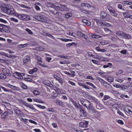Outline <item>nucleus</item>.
Returning a JSON list of instances; mask_svg holds the SVG:
<instances>
[{
	"label": "nucleus",
	"instance_id": "1",
	"mask_svg": "<svg viewBox=\"0 0 132 132\" xmlns=\"http://www.w3.org/2000/svg\"><path fill=\"white\" fill-rule=\"evenodd\" d=\"M1 7L2 11L7 14H13L14 13L13 7L9 4H3Z\"/></svg>",
	"mask_w": 132,
	"mask_h": 132
},
{
	"label": "nucleus",
	"instance_id": "2",
	"mask_svg": "<svg viewBox=\"0 0 132 132\" xmlns=\"http://www.w3.org/2000/svg\"><path fill=\"white\" fill-rule=\"evenodd\" d=\"M81 103L87 109L93 110V108L91 105V103L90 102L87 100L85 99H81L80 100Z\"/></svg>",
	"mask_w": 132,
	"mask_h": 132
},
{
	"label": "nucleus",
	"instance_id": "3",
	"mask_svg": "<svg viewBox=\"0 0 132 132\" xmlns=\"http://www.w3.org/2000/svg\"><path fill=\"white\" fill-rule=\"evenodd\" d=\"M48 4L50 7L53 8H56L59 10H62V8H65V6L62 5L60 4H55L52 3H49Z\"/></svg>",
	"mask_w": 132,
	"mask_h": 132
},
{
	"label": "nucleus",
	"instance_id": "4",
	"mask_svg": "<svg viewBox=\"0 0 132 132\" xmlns=\"http://www.w3.org/2000/svg\"><path fill=\"white\" fill-rule=\"evenodd\" d=\"M2 69L3 73L5 75H6V76H10L12 73V71L8 68H2Z\"/></svg>",
	"mask_w": 132,
	"mask_h": 132
},
{
	"label": "nucleus",
	"instance_id": "5",
	"mask_svg": "<svg viewBox=\"0 0 132 132\" xmlns=\"http://www.w3.org/2000/svg\"><path fill=\"white\" fill-rule=\"evenodd\" d=\"M13 76L15 78L19 79H22L23 77L25 76V74L22 73H20L16 72L13 73Z\"/></svg>",
	"mask_w": 132,
	"mask_h": 132
},
{
	"label": "nucleus",
	"instance_id": "6",
	"mask_svg": "<svg viewBox=\"0 0 132 132\" xmlns=\"http://www.w3.org/2000/svg\"><path fill=\"white\" fill-rule=\"evenodd\" d=\"M8 28L7 26L2 24H0V32H6L8 31Z\"/></svg>",
	"mask_w": 132,
	"mask_h": 132
},
{
	"label": "nucleus",
	"instance_id": "7",
	"mask_svg": "<svg viewBox=\"0 0 132 132\" xmlns=\"http://www.w3.org/2000/svg\"><path fill=\"white\" fill-rule=\"evenodd\" d=\"M15 15L21 19L25 20H27V16L24 14H21L19 13H16L15 14Z\"/></svg>",
	"mask_w": 132,
	"mask_h": 132
},
{
	"label": "nucleus",
	"instance_id": "8",
	"mask_svg": "<svg viewBox=\"0 0 132 132\" xmlns=\"http://www.w3.org/2000/svg\"><path fill=\"white\" fill-rule=\"evenodd\" d=\"M88 122L87 121H84L80 122L79 124L80 127H87L88 125Z\"/></svg>",
	"mask_w": 132,
	"mask_h": 132
},
{
	"label": "nucleus",
	"instance_id": "9",
	"mask_svg": "<svg viewBox=\"0 0 132 132\" xmlns=\"http://www.w3.org/2000/svg\"><path fill=\"white\" fill-rule=\"evenodd\" d=\"M109 11L111 13V15L113 16L116 17L117 16L118 14L116 13L115 10L112 7H109L108 9Z\"/></svg>",
	"mask_w": 132,
	"mask_h": 132
},
{
	"label": "nucleus",
	"instance_id": "10",
	"mask_svg": "<svg viewBox=\"0 0 132 132\" xmlns=\"http://www.w3.org/2000/svg\"><path fill=\"white\" fill-rule=\"evenodd\" d=\"M35 18L36 19L39 21L44 22L46 21V20L42 16H35Z\"/></svg>",
	"mask_w": 132,
	"mask_h": 132
},
{
	"label": "nucleus",
	"instance_id": "11",
	"mask_svg": "<svg viewBox=\"0 0 132 132\" xmlns=\"http://www.w3.org/2000/svg\"><path fill=\"white\" fill-rule=\"evenodd\" d=\"M7 85L9 87L11 88L13 90H16L20 92V90H21L18 87H17L13 86L9 84H7Z\"/></svg>",
	"mask_w": 132,
	"mask_h": 132
},
{
	"label": "nucleus",
	"instance_id": "12",
	"mask_svg": "<svg viewBox=\"0 0 132 132\" xmlns=\"http://www.w3.org/2000/svg\"><path fill=\"white\" fill-rule=\"evenodd\" d=\"M78 84L79 85L82 86L83 88H85L86 90H89L90 89V87L82 82H78Z\"/></svg>",
	"mask_w": 132,
	"mask_h": 132
},
{
	"label": "nucleus",
	"instance_id": "13",
	"mask_svg": "<svg viewBox=\"0 0 132 132\" xmlns=\"http://www.w3.org/2000/svg\"><path fill=\"white\" fill-rule=\"evenodd\" d=\"M125 33L121 31H118L116 32V34L120 37L123 38Z\"/></svg>",
	"mask_w": 132,
	"mask_h": 132
},
{
	"label": "nucleus",
	"instance_id": "14",
	"mask_svg": "<svg viewBox=\"0 0 132 132\" xmlns=\"http://www.w3.org/2000/svg\"><path fill=\"white\" fill-rule=\"evenodd\" d=\"M30 60V56L27 55L24 58L23 62L24 63H26L29 62Z\"/></svg>",
	"mask_w": 132,
	"mask_h": 132
},
{
	"label": "nucleus",
	"instance_id": "15",
	"mask_svg": "<svg viewBox=\"0 0 132 132\" xmlns=\"http://www.w3.org/2000/svg\"><path fill=\"white\" fill-rule=\"evenodd\" d=\"M54 102L57 105L63 106L64 105L63 103L61 101L56 100H54Z\"/></svg>",
	"mask_w": 132,
	"mask_h": 132
},
{
	"label": "nucleus",
	"instance_id": "16",
	"mask_svg": "<svg viewBox=\"0 0 132 132\" xmlns=\"http://www.w3.org/2000/svg\"><path fill=\"white\" fill-rule=\"evenodd\" d=\"M107 15V14L106 13L104 12H101L100 14L101 18L102 19H105Z\"/></svg>",
	"mask_w": 132,
	"mask_h": 132
},
{
	"label": "nucleus",
	"instance_id": "17",
	"mask_svg": "<svg viewBox=\"0 0 132 132\" xmlns=\"http://www.w3.org/2000/svg\"><path fill=\"white\" fill-rule=\"evenodd\" d=\"M72 15V14L71 12L67 13L65 15V18L66 19H68L71 17Z\"/></svg>",
	"mask_w": 132,
	"mask_h": 132
},
{
	"label": "nucleus",
	"instance_id": "18",
	"mask_svg": "<svg viewBox=\"0 0 132 132\" xmlns=\"http://www.w3.org/2000/svg\"><path fill=\"white\" fill-rule=\"evenodd\" d=\"M23 104L27 107H29L30 109H32V110H35V108L34 107L31 105L30 104H29L25 102H23Z\"/></svg>",
	"mask_w": 132,
	"mask_h": 132
},
{
	"label": "nucleus",
	"instance_id": "19",
	"mask_svg": "<svg viewBox=\"0 0 132 132\" xmlns=\"http://www.w3.org/2000/svg\"><path fill=\"white\" fill-rule=\"evenodd\" d=\"M131 37V36L129 34H127L125 33L123 38H124L126 39H130Z\"/></svg>",
	"mask_w": 132,
	"mask_h": 132
},
{
	"label": "nucleus",
	"instance_id": "20",
	"mask_svg": "<svg viewBox=\"0 0 132 132\" xmlns=\"http://www.w3.org/2000/svg\"><path fill=\"white\" fill-rule=\"evenodd\" d=\"M0 54H2L3 56H6L8 57L12 58V56L10 55L5 53H2L0 52Z\"/></svg>",
	"mask_w": 132,
	"mask_h": 132
},
{
	"label": "nucleus",
	"instance_id": "21",
	"mask_svg": "<svg viewBox=\"0 0 132 132\" xmlns=\"http://www.w3.org/2000/svg\"><path fill=\"white\" fill-rule=\"evenodd\" d=\"M42 62H38V63L40 67L43 68L47 67L48 66L47 65H45L44 64H43L42 63Z\"/></svg>",
	"mask_w": 132,
	"mask_h": 132
},
{
	"label": "nucleus",
	"instance_id": "22",
	"mask_svg": "<svg viewBox=\"0 0 132 132\" xmlns=\"http://www.w3.org/2000/svg\"><path fill=\"white\" fill-rule=\"evenodd\" d=\"M6 78V75H5L4 73H1L0 74V79H4Z\"/></svg>",
	"mask_w": 132,
	"mask_h": 132
},
{
	"label": "nucleus",
	"instance_id": "23",
	"mask_svg": "<svg viewBox=\"0 0 132 132\" xmlns=\"http://www.w3.org/2000/svg\"><path fill=\"white\" fill-rule=\"evenodd\" d=\"M80 112L82 113L83 114V116L85 117L86 116V111L85 110L83 109H80Z\"/></svg>",
	"mask_w": 132,
	"mask_h": 132
},
{
	"label": "nucleus",
	"instance_id": "24",
	"mask_svg": "<svg viewBox=\"0 0 132 132\" xmlns=\"http://www.w3.org/2000/svg\"><path fill=\"white\" fill-rule=\"evenodd\" d=\"M95 20L96 21L98 24H100L102 26H103V22H102L101 20L97 19H95Z\"/></svg>",
	"mask_w": 132,
	"mask_h": 132
},
{
	"label": "nucleus",
	"instance_id": "25",
	"mask_svg": "<svg viewBox=\"0 0 132 132\" xmlns=\"http://www.w3.org/2000/svg\"><path fill=\"white\" fill-rule=\"evenodd\" d=\"M112 64L111 63H109L108 64L105 65H103V67L104 68H107L108 67H110V68L112 67Z\"/></svg>",
	"mask_w": 132,
	"mask_h": 132
},
{
	"label": "nucleus",
	"instance_id": "26",
	"mask_svg": "<svg viewBox=\"0 0 132 132\" xmlns=\"http://www.w3.org/2000/svg\"><path fill=\"white\" fill-rule=\"evenodd\" d=\"M114 78L112 77H109L107 79V80L109 82H112L113 81Z\"/></svg>",
	"mask_w": 132,
	"mask_h": 132
},
{
	"label": "nucleus",
	"instance_id": "27",
	"mask_svg": "<svg viewBox=\"0 0 132 132\" xmlns=\"http://www.w3.org/2000/svg\"><path fill=\"white\" fill-rule=\"evenodd\" d=\"M85 83L86 84H88L89 85L93 87L94 89H95L96 88V87L92 83L88 82H86Z\"/></svg>",
	"mask_w": 132,
	"mask_h": 132
},
{
	"label": "nucleus",
	"instance_id": "28",
	"mask_svg": "<svg viewBox=\"0 0 132 132\" xmlns=\"http://www.w3.org/2000/svg\"><path fill=\"white\" fill-rule=\"evenodd\" d=\"M44 83L46 86H49L51 85V83L49 81L46 80L44 81Z\"/></svg>",
	"mask_w": 132,
	"mask_h": 132
},
{
	"label": "nucleus",
	"instance_id": "29",
	"mask_svg": "<svg viewBox=\"0 0 132 132\" xmlns=\"http://www.w3.org/2000/svg\"><path fill=\"white\" fill-rule=\"evenodd\" d=\"M28 45L27 43H26L23 44H20L18 45V47L20 48H23L27 45Z\"/></svg>",
	"mask_w": 132,
	"mask_h": 132
},
{
	"label": "nucleus",
	"instance_id": "30",
	"mask_svg": "<svg viewBox=\"0 0 132 132\" xmlns=\"http://www.w3.org/2000/svg\"><path fill=\"white\" fill-rule=\"evenodd\" d=\"M98 80L100 81L101 82V83L103 85L104 84L107 83H106V82L104 80L100 78H99V79H98Z\"/></svg>",
	"mask_w": 132,
	"mask_h": 132
},
{
	"label": "nucleus",
	"instance_id": "31",
	"mask_svg": "<svg viewBox=\"0 0 132 132\" xmlns=\"http://www.w3.org/2000/svg\"><path fill=\"white\" fill-rule=\"evenodd\" d=\"M21 87L24 89H26L27 88V86L24 84L22 83L21 84Z\"/></svg>",
	"mask_w": 132,
	"mask_h": 132
},
{
	"label": "nucleus",
	"instance_id": "32",
	"mask_svg": "<svg viewBox=\"0 0 132 132\" xmlns=\"http://www.w3.org/2000/svg\"><path fill=\"white\" fill-rule=\"evenodd\" d=\"M36 106L38 108L42 109H45V107L44 106H42L40 105L36 104Z\"/></svg>",
	"mask_w": 132,
	"mask_h": 132
},
{
	"label": "nucleus",
	"instance_id": "33",
	"mask_svg": "<svg viewBox=\"0 0 132 132\" xmlns=\"http://www.w3.org/2000/svg\"><path fill=\"white\" fill-rule=\"evenodd\" d=\"M123 15L126 18H128L129 17V14L128 13H123Z\"/></svg>",
	"mask_w": 132,
	"mask_h": 132
},
{
	"label": "nucleus",
	"instance_id": "34",
	"mask_svg": "<svg viewBox=\"0 0 132 132\" xmlns=\"http://www.w3.org/2000/svg\"><path fill=\"white\" fill-rule=\"evenodd\" d=\"M26 31L28 32L29 34L30 35H32L33 34V32L31 30L28 28H26Z\"/></svg>",
	"mask_w": 132,
	"mask_h": 132
},
{
	"label": "nucleus",
	"instance_id": "35",
	"mask_svg": "<svg viewBox=\"0 0 132 132\" xmlns=\"http://www.w3.org/2000/svg\"><path fill=\"white\" fill-rule=\"evenodd\" d=\"M14 111L17 114V115H19V113L18 112H20L21 111L19 110L16 109H14Z\"/></svg>",
	"mask_w": 132,
	"mask_h": 132
},
{
	"label": "nucleus",
	"instance_id": "36",
	"mask_svg": "<svg viewBox=\"0 0 132 132\" xmlns=\"http://www.w3.org/2000/svg\"><path fill=\"white\" fill-rule=\"evenodd\" d=\"M37 71V69L36 68L35 69H34V70H31L30 71L29 73L30 74H32L34 72H36Z\"/></svg>",
	"mask_w": 132,
	"mask_h": 132
},
{
	"label": "nucleus",
	"instance_id": "37",
	"mask_svg": "<svg viewBox=\"0 0 132 132\" xmlns=\"http://www.w3.org/2000/svg\"><path fill=\"white\" fill-rule=\"evenodd\" d=\"M72 102L75 106L76 108L78 106V104L77 103V102L73 100L72 101Z\"/></svg>",
	"mask_w": 132,
	"mask_h": 132
},
{
	"label": "nucleus",
	"instance_id": "38",
	"mask_svg": "<svg viewBox=\"0 0 132 132\" xmlns=\"http://www.w3.org/2000/svg\"><path fill=\"white\" fill-rule=\"evenodd\" d=\"M101 36L99 35H96L95 34H93L92 36V37L93 38H100Z\"/></svg>",
	"mask_w": 132,
	"mask_h": 132
},
{
	"label": "nucleus",
	"instance_id": "39",
	"mask_svg": "<svg viewBox=\"0 0 132 132\" xmlns=\"http://www.w3.org/2000/svg\"><path fill=\"white\" fill-rule=\"evenodd\" d=\"M106 26L109 27L111 26L110 25V24L109 23L106 22H104L103 23V24L102 26Z\"/></svg>",
	"mask_w": 132,
	"mask_h": 132
},
{
	"label": "nucleus",
	"instance_id": "40",
	"mask_svg": "<svg viewBox=\"0 0 132 132\" xmlns=\"http://www.w3.org/2000/svg\"><path fill=\"white\" fill-rule=\"evenodd\" d=\"M104 29L105 31L109 32V34H111L112 32V31L108 28H104Z\"/></svg>",
	"mask_w": 132,
	"mask_h": 132
},
{
	"label": "nucleus",
	"instance_id": "41",
	"mask_svg": "<svg viewBox=\"0 0 132 132\" xmlns=\"http://www.w3.org/2000/svg\"><path fill=\"white\" fill-rule=\"evenodd\" d=\"M81 5L82 6H90V5L89 4L86 3H82L81 4Z\"/></svg>",
	"mask_w": 132,
	"mask_h": 132
},
{
	"label": "nucleus",
	"instance_id": "42",
	"mask_svg": "<svg viewBox=\"0 0 132 132\" xmlns=\"http://www.w3.org/2000/svg\"><path fill=\"white\" fill-rule=\"evenodd\" d=\"M86 78L87 79H91L93 80H94V79L93 77L92 76H88L86 77Z\"/></svg>",
	"mask_w": 132,
	"mask_h": 132
},
{
	"label": "nucleus",
	"instance_id": "43",
	"mask_svg": "<svg viewBox=\"0 0 132 132\" xmlns=\"http://www.w3.org/2000/svg\"><path fill=\"white\" fill-rule=\"evenodd\" d=\"M120 52L122 54H125L126 53L127 51L125 50H121V51H120Z\"/></svg>",
	"mask_w": 132,
	"mask_h": 132
},
{
	"label": "nucleus",
	"instance_id": "44",
	"mask_svg": "<svg viewBox=\"0 0 132 132\" xmlns=\"http://www.w3.org/2000/svg\"><path fill=\"white\" fill-rule=\"evenodd\" d=\"M87 54L88 56H89L92 57H94L95 56L92 54L90 52H88L87 53Z\"/></svg>",
	"mask_w": 132,
	"mask_h": 132
},
{
	"label": "nucleus",
	"instance_id": "45",
	"mask_svg": "<svg viewBox=\"0 0 132 132\" xmlns=\"http://www.w3.org/2000/svg\"><path fill=\"white\" fill-rule=\"evenodd\" d=\"M39 92L36 90H34L33 91V93L36 95H37L39 94Z\"/></svg>",
	"mask_w": 132,
	"mask_h": 132
},
{
	"label": "nucleus",
	"instance_id": "46",
	"mask_svg": "<svg viewBox=\"0 0 132 132\" xmlns=\"http://www.w3.org/2000/svg\"><path fill=\"white\" fill-rule=\"evenodd\" d=\"M54 77L58 81V80H59V79L60 78L59 76H58L57 75H54Z\"/></svg>",
	"mask_w": 132,
	"mask_h": 132
},
{
	"label": "nucleus",
	"instance_id": "47",
	"mask_svg": "<svg viewBox=\"0 0 132 132\" xmlns=\"http://www.w3.org/2000/svg\"><path fill=\"white\" fill-rule=\"evenodd\" d=\"M11 20V21H14L16 22H18V20L17 19H15L13 18H12L10 19Z\"/></svg>",
	"mask_w": 132,
	"mask_h": 132
},
{
	"label": "nucleus",
	"instance_id": "48",
	"mask_svg": "<svg viewBox=\"0 0 132 132\" xmlns=\"http://www.w3.org/2000/svg\"><path fill=\"white\" fill-rule=\"evenodd\" d=\"M91 98H89L91 100L95 102H97L98 100L95 98H93L91 97Z\"/></svg>",
	"mask_w": 132,
	"mask_h": 132
},
{
	"label": "nucleus",
	"instance_id": "49",
	"mask_svg": "<svg viewBox=\"0 0 132 132\" xmlns=\"http://www.w3.org/2000/svg\"><path fill=\"white\" fill-rule=\"evenodd\" d=\"M8 114L7 112H5L2 114V116L4 118L5 117L7 116Z\"/></svg>",
	"mask_w": 132,
	"mask_h": 132
},
{
	"label": "nucleus",
	"instance_id": "50",
	"mask_svg": "<svg viewBox=\"0 0 132 132\" xmlns=\"http://www.w3.org/2000/svg\"><path fill=\"white\" fill-rule=\"evenodd\" d=\"M106 84H104L103 85L105 87H109L110 86V84L108 82H106Z\"/></svg>",
	"mask_w": 132,
	"mask_h": 132
},
{
	"label": "nucleus",
	"instance_id": "51",
	"mask_svg": "<svg viewBox=\"0 0 132 132\" xmlns=\"http://www.w3.org/2000/svg\"><path fill=\"white\" fill-rule=\"evenodd\" d=\"M120 97L122 98H124V97H125L126 98H127L129 97L128 95L123 94L121 95Z\"/></svg>",
	"mask_w": 132,
	"mask_h": 132
},
{
	"label": "nucleus",
	"instance_id": "52",
	"mask_svg": "<svg viewBox=\"0 0 132 132\" xmlns=\"http://www.w3.org/2000/svg\"><path fill=\"white\" fill-rule=\"evenodd\" d=\"M123 81V79H121L120 78H118L116 79V81H117L118 82H122Z\"/></svg>",
	"mask_w": 132,
	"mask_h": 132
},
{
	"label": "nucleus",
	"instance_id": "53",
	"mask_svg": "<svg viewBox=\"0 0 132 132\" xmlns=\"http://www.w3.org/2000/svg\"><path fill=\"white\" fill-rule=\"evenodd\" d=\"M110 97L108 95H104V96L103 99L104 100H106L109 98Z\"/></svg>",
	"mask_w": 132,
	"mask_h": 132
},
{
	"label": "nucleus",
	"instance_id": "54",
	"mask_svg": "<svg viewBox=\"0 0 132 132\" xmlns=\"http://www.w3.org/2000/svg\"><path fill=\"white\" fill-rule=\"evenodd\" d=\"M0 21L4 23H7V21L6 20L1 18H0Z\"/></svg>",
	"mask_w": 132,
	"mask_h": 132
},
{
	"label": "nucleus",
	"instance_id": "55",
	"mask_svg": "<svg viewBox=\"0 0 132 132\" xmlns=\"http://www.w3.org/2000/svg\"><path fill=\"white\" fill-rule=\"evenodd\" d=\"M128 87L129 86L124 85L122 86V88L123 89H127L128 88Z\"/></svg>",
	"mask_w": 132,
	"mask_h": 132
},
{
	"label": "nucleus",
	"instance_id": "56",
	"mask_svg": "<svg viewBox=\"0 0 132 132\" xmlns=\"http://www.w3.org/2000/svg\"><path fill=\"white\" fill-rule=\"evenodd\" d=\"M83 106L82 105L78 104V106L77 107V108H80V109H82Z\"/></svg>",
	"mask_w": 132,
	"mask_h": 132
},
{
	"label": "nucleus",
	"instance_id": "57",
	"mask_svg": "<svg viewBox=\"0 0 132 132\" xmlns=\"http://www.w3.org/2000/svg\"><path fill=\"white\" fill-rule=\"evenodd\" d=\"M25 80L30 82H31L32 80L31 78H25Z\"/></svg>",
	"mask_w": 132,
	"mask_h": 132
},
{
	"label": "nucleus",
	"instance_id": "58",
	"mask_svg": "<svg viewBox=\"0 0 132 132\" xmlns=\"http://www.w3.org/2000/svg\"><path fill=\"white\" fill-rule=\"evenodd\" d=\"M100 60L102 61H105L106 60V59L105 57H104L102 56L101 57H100Z\"/></svg>",
	"mask_w": 132,
	"mask_h": 132
},
{
	"label": "nucleus",
	"instance_id": "59",
	"mask_svg": "<svg viewBox=\"0 0 132 132\" xmlns=\"http://www.w3.org/2000/svg\"><path fill=\"white\" fill-rule=\"evenodd\" d=\"M68 82L69 84H71L72 85H75V84L72 81H68Z\"/></svg>",
	"mask_w": 132,
	"mask_h": 132
},
{
	"label": "nucleus",
	"instance_id": "60",
	"mask_svg": "<svg viewBox=\"0 0 132 132\" xmlns=\"http://www.w3.org/2000/svg\"><path fill=\"white\" fill-rule=\"evenodd\" d=\"M19 5L20 6L22 7L23 8L27 9L28 8V7L26 6L24 4H19Z\"/></svg>",
	"mask_w": 132,
	"mask_h": 132
},
{
	"label": "nucleus",
	"instance_id": "61",
	"mask_svg": "<svg viewBox=\"0 0 132 132\" xmlns=\"http://www.w3.org/2000/svg\"><path fill=\"white\" fill-rule=\"evenodd\" d=\"M117 122L118 123H120L121 125H123V122L121 120H118Z\"/></svg>",
	"mask_w": 132,
	"mask_h": 132
},
{
	"label": "nucleus",
	"instance_id": "62",
	"mask_svg": "<svg viewBox=\"0 0 132 132\" xmlns=\"http://www.w3.org/2000/svg\"><path fill=\"white\" fill-rule=\"evenodd\" d=\"M117 112L118 114L122 116H124V114L123 113L120 111H118Z\"/></svg>",
	"mask_w": 132,
	"mask_h": 132
},
{
	"label": "nucleus",
	"instance_id": "63",
	"mask_svg": "<svg viewBox=\"0 0 132 132\" xmlns=\"http://www.w3.org/2000/svg\"><path fill=\"white\" fill-rule=\"evenodd\" d=\"M29 121L31 123H33L35 124L36 125L37 124V123L36 122H35V121H34L32 120H29Z\"/></svg>",
	"mask_w": 132,
	"mask_h": 132
},
{
	"label": "nucleus",
	"instance_id": "64",
	"mask_svg": "<svg viewBox=\"0 0 132 132\" xmlns=\"http://www.w3.org/2000/svg\"><path fill=\"white\" fill-rule=\"evenodd\" d=\"M35 8L37 11H39L40 10V8L37 5H36V6H35Z\"/></svg>",
	"mask_w": 132,
	"mask_h": 132
}]
</instances>
